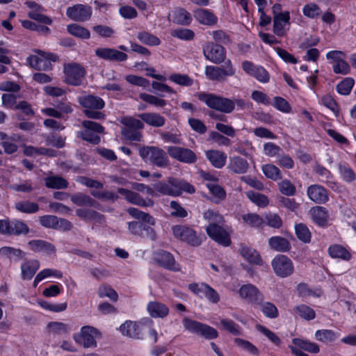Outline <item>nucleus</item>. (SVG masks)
I'll return each instance as SVG.
<instances>
[{
    "mask_svg": "<svg viewBox=\"0 0 356 356\" xmlns=\"http://www.w3.org/2000/svg\"><path fill=\"white\" fill-rule=\"evenodd\" d=\"M154 190L157 192L173 197H177L182 193V191L188 193H194L195 190L193 186L184 180H179L175 178L170 177L168 179V182L160 181L154 185Z\"/></svg>",
    "mask_w": 356,
    "mask_h": 356,
    "instance_id": "obj_1",
    "label": "nucleus"
},
{
    "mask_svg": "<svg viewBox=\"0 0 356 356\" xmlns=\"http://www.w3.org/2000/svg\"><path fill=\"white\" fill-rule=\"evenodd\" d=\"M195 96L211 109L218 111H232L234 110V103L232 99L206 92H199Z\"/></svg>",
    "mask_w": 356,
    "mask_h": 356,
    "instance_id": "obj_2",
    "label": "nucleus"
},
{
    "mask_svg": "<svg viewBox=\"0 0 356 356\" xmlns=\"http://www.w3.org/2000/svg\"><path fill=\"white\" fill-rule=\"evenodd\" d=\"M140 156L145 161L160 168H165L169 165L166 153L157 147H144L139 150Z\"/></svg>",
    "mask_w": 356,
    "mask_h": 356,
    "instance_id": "obj_3",
    "label": "nucleus"
},
{
    "mask_svg": "<svg viewBox=\"0 0 356 356\" xmlns=\"http://www.w3.org/2000/svg\"><path fill=\"white\" fill-rule=\"evenodd\" d=\"M182 323L185 330L190 332L200 335L208 339H216L218 337L216 330L206 324L192 320L188 317H184Z\"/></svg>",
    "mask_w": 356,
    "mask_h": 356,
    "instance_id": "obj_4",
    "label": "nucleus"
},
{
    "mask_svg": "<svg viewBox=\"0 0 356 356\" xmlns=\"http://www.w3.org/2000/svg\"><path fill=\"white\" fill-rule=\"evenodd\" d=\"M172 229L175 237L192 246L200 245L204 238V235L197 234L195 230L186 225H177L173 226Z\"/></svg>",
    "mask_w": 356,
    "mask_h": 356,
    "instance_id": "obj_5",
    "label": "nucleus"
},
{
    "mask_svg": "<svg viewBox=\"0 0 356 356\" xmlns=\"http://www.w3.org/2000/svg\"><path fill=\"white\" fill-rule=\"evenodd\" d=\"M36 54L31 55L28 57L27 61L29 65L38 70H47L51 67V62L58 60L56 54L43 51L42 50H35Z\"/></svg>",
    "mask_w": 356,
    "mask_h": 356,
    "instance_id": "obj_6",
    "label": "nucleus"
},
{
    "mask_svg": "<svg viewBox=\"0 0 356 356\" xmlns=\"http://www.w3.org/2000/svg\"><path fill=\"white\" fill-rule=\"evenodd\" d=\"M63 72L65 82L74 86L81 85L86 74L84 67L76 63L65 65Z\"/></svg>",
    "mask_w": 356,
    "mask_h": 356,
    "instance_id": "obj_7",
    "label": "nucleus"
},
{
    "mask_svg": "<svg viewBox=\"0 0 356 356\" xmlns=\"http://www.w3.org/2000/svg\"><path fill=\"white\" fill-rule=\"evenodd\" d=\"M122 124L125 127L122 129V135L129 140L131 141H140L142 139V134L138 129L143 127V123L139 120L134 119L132 118L124 117L120 120Z\"/></svg>",
    "mask_w": 356,
    "mask_h": 356,
    "instance_id": "obj_8",
    "label": "nucleus"
},
{
    "mask_svg": "<svg viewBox=\"0 0 356 356\" xmlns=\"http://www.w3.org/2000/svg\"><path fill=\"white\" fill-rule=\"evenodd\" d=\"M73 338L86 348H95L96 339L101 338V333L95 327L86 325L81 327L79 335H74Z\"/></svg>",
    "mask_w": 356,
    "mask_h": 356,
    "instance_id": "obj_9",
    "label": "nucleus"
},
{
    "mask_svg": "<svg viewBox=\"0 0 356 356\" xmlns=\"http://www.w3.org/2000/svg\"><path fill=\"white\" fill-rule=\"evenodd\" d=\"M326 58L332 65L336 74H347L350 71L349 64L346 61V54L341 51L332 50L326 54Z\"/></svg>",
    "mask_w": 356,
    "mask_h": 356,
    "instance_id": "obj_10",
    "label": "nucleus"
},
{
    "mask_svg": "<svg viewBox=\"0 0 356 356\" xmlns=\"http://www.w3.org/2000/svg\"><path fill=\"white\" fill-rule=\"evenodd\" d=\"M202 51L206 59L213 63L220 64L225 60V49L219 44L207 42L203 44Z\"/></svg>",
    "mask_w": 356,
    "mask_h": 356,
    "instance_id": "obj_11",
    "label": "nucleus"
},
{
    "mask_svg": "<svg viewBox=\"0 0 356 356\" xmlns=\"http://www.w3.org/2000/svg\"><path fill=\"white\" fill-rule=\"evenodd\" d=\"M274 273L280 277L290 276L294 270L292 261L285 255H277L271 262Z\"/></svg>",
    "mask_w": 356,
    "mask_h": 356,
    "instance_id": "obj_12",
    "label": "nucleus"
},
{
    "mask_svg": "<svg viewBox=\"0 0 356 356\" xmlns=\"http://www.w3.org/2000/svg\"><path fill=\"white\" fill-rule=\"evenodd\" d=\"M235 70L232 66L230 60H227L224 65V68L216 66H207L205 67V74L207 77L213 81H222L226 76L234 75Z\"/></svg>",
    "mask_w": 356,
    "mask_h": 356,
    "instance_id": "obj_13",
    "label": "nucleus"
},
{
    "mask_svg": "<svg viewBox=\"0 0 356 356\" xmlns=\"http://www.w3.org/2000/svg\"><path fill=\"white\" fill-rule=\"evenodd\" d=\"M222 224L209 225L206 231L208 236L218 244L228 247L231 245V238L228 232L222 227Z\"/></svg>",
    "mask_w": 356,
    "mask_h": 356,
    "instance_id": "obj_14",
    "label": "nucleus"
},
{
    "mask_svg": "<svg viewBox=\"0 0 356 356\" xmlns=\"http://www.w3.org/2000/svg\"><path fill=\"white\" fill-rule=\"evenodd\" d=\"M167 152L171 158L182 163H194L197 161L195 152L188 148L170 146L167 148Z\"/></svg>",
    "mask_w": 356,
    "mask_h": 356,
    "instance_id": "obj_15",
    "label": "nucleus"
},
{
    "mask_svg": "<svg viewBox=\"0 0 356 356\" xmlns=\"http://www.w3.org/2000/svg\"><path fill=\"white\" fill-rule=\"evenodd\" d=\"M66 15L73 21L85 22L90 18L92 8L87 5L76 4L67 9Z\"/></svg>",
    "mask_w": 356,
    "mask_h": 356,
    "instance_id": "obj_16",
    "label": "nucleus"
},
{
    "mask_svg": "<svg viewBox=\"0 0 356 356\" xmlns=\"http://www.w3.org/2000/svg\"><path fill=\"white\" fill-rule=\"evenodd\" d=\"M241 65L242 69L248 74L254 76L258 81L263 83L269 81L270 74L263 67L255 65L248 60L243 61Z\"/></svg>",
    "mask_w": 356,
    "mask_h": 356,
    "instance_id": "obj_17",
    "label": "nucleus"
},
{
    "mask_svg": "<svg viewBox=\"0 0 356 356\" xmlns=\"http://www.w3.org/2000/svg\"><path fill=\"white\" fill-rule=\"evenodd\" d=\"M118 192L124 196V198L131 204L142 207H152L154 206V201L150 198H143L138 193L119 188Z\"/></svg>",
    "mask_w": 356,
    "mask_h": 356,
    "instance_id": "obj_18",
    "label": "nucleus"
},
{
    "mask_svg": "<svg viewBox=\"0 0 356 356\" xmlns=\"http://www.w3.org/2000/svg\"><path fill=\"white\" fill-rule=\"evenodd\" d=\"M293 343L294 346H290L289 348L296 356H309L307 354L298 349V348L309 353H317L319 352L318 346L316 343L310 342L307 340L296 338L293 339Z\"/></svg>",
    "mask_w": 356,
    "mask_h": 356,
    "instance_id": "obj_19",
    "label": "nucleus"
},
{
    "mask_svg": "<svg viewBox=\"0 0 356 356\" xmlns=\"http://www.w3.org/2000/svg\"><path fill=\"white\" fill-rule=\"evenodd\" d=\"M154 259L156 264L165 269L172 271L180 270L179 265L176 263L173 255L168 252L158 250L154 253Z\"/></svg>",
    "mask_w": 356,
    "mask_h": 356,
    "instance_id": "obj_20",
    "label": "nucleus"
},
{
    "mask_svg": "<svg viewBox=\"0 0 356 356\" xmlns=\"http://www.w3.org/2000/svg\"><path fill=\"white\" fill-rule=\"evenodd\" d=\"M95 54L97 57L110 61H125L128 56L126 54L113 48L99 47L95 49Z\"/></svg>",
    "mask_w": 356,
    "mask_h": 356,
    "instance_id": "obj_21",
    "label": "nucleus"
},
{
    "mask_svg": "<svg viewBox=\"0 0 356 356\" xmlns=\"http://www.w3.org/2000/svg\"><path fill=\"white\" fill-rule=\"evenodd\" d=\"M238 293L242 299L253 304H260L263 300L262 294L255 286L251 284L243 285L238 290Z\"/></svg>",
    "mask_w": 356,
    "mask_h": 356,
    "instance_id": "obj_22",
    "label": "nucleus"
},
{
    "mask_svg": "<svg viewBox=\"0 0 356 356\" xmlns=\"http://www.w3.org/2000/svg\"><path fill=\"white\" fill-rule=\"evenodd\" d=\"M123 336L134 339L143 338V330L140 323L132 321H126L119 327Z\"/></svg>",
    "mask_w": 356,
    "mask_h": 356,
    "instance_id": "obj_23",
    "label": "nucleus"
},
{
    "mask_svg": "<svg viewBox=\"0 0 356 356\" xmlns=\"http://www.w3.org/2000/svg\"><path fill=\"white\" fill-rule=\"evenodd\" d=\"M290 13L284 11L283 15L273 17V33L277 36H284L289 30Z\"/></svg>",
    "mask_w": 356,
    "mask_h": 356,
    "instance_id": "obj_24",
    "label": "nucleus"
},
{
    "mask_svg": "<svg viewBox=\"0 0 356 356\" xmlns=\"http://www.w3.org/2000/svg\"><path fill=\"white\" fill-rule=\"evenodd\" d=\"M307 192L309 198L316 204H324L329 199L327 191L318 184L311 185Z\"/></svg>",
    "mask_w": 356,
    "mask_h": 356,
    "instance_id": "obj_25",
    "label": "nucleus"
},
{
    "mask_svg": "<svg viewBox=\"0 0 356 356\" xmlns=\"http://www.w3.org/2000/svg\"><path fill=\"white\" fill-rule=\"evenodd\" d=\"M40 267L38 259H25L21 264V276L24 280H30Z\"/></svg>",
    "mask_w": 356,
    "mask_h": 356,
    "instance_id": "obj_26",
    "label": "nucleus"
},
{
    "mask_svg": "<svg viewBox=\"0 0 356 356\" xmlns=\"http://www.w3.org/2000/svg\"><path fill=\"white\" fill-rule=\"evenodd\" d=\"M193 16L200 24L208 26H213L218 22V17L207 9H197L194 11Z\"/></svg>",
    "mask_w": 356,
    "mask_h": 356,
    "instance_id": "obj_27",
    "label": "nucleus"
},
{
    "mask_svg": "<svg viewBox=\"0 0 356 356\" xmlns=\"http://www.w3.org/2000/svg\"><path fill=\"white\" fill-rule=\"evenodd\" d=\"M78 102L84 108L93 110L102 109L105 104L102 98L91 95L79 97Z\"/></svg>",
    "mask_w": 356,
    "mask_h": 356,
    "instance_id": "obj_28",
    "label": "nucleus"
},
{
    "mask_svg": "<svg viewBox=\"0 0 356 356\" xmlns=\"http://www.w3.org/2000/svg\"><path fill=\"white\" fill-rule=\"evenodd\" d=\"M28 245L35 252H42L50 255L54 254L56 248L51 243L43 240H32L28 243Z\"/></svg>",
    "mask_w": 356,
    "mask_h": 356,
    "instance_id": "obj_29",
    "label": "nucleus"
},
{
    "mask_svg": "<svg viewBox=\"0 0 356 356\" xmlns=\"http://www.w3.org/2000/svg\"><path fill=\"white\" fill-rule=\"evenodd\" d=\"M238 251L240 254L249 263L259 266L263 264L259 254L254 249L244 244H241Z\"/></svg>",
    "mask_w": 356,
    "mask_h": 356,
    "instance_id": "obj_30",
    "label": "nucleus"
},
{
    "mask_svg": "<svg viewBox=\"0 0 356 356\" xmlns=\"http://www.w3.org/2000/svg\"><path fill=\"white\" fill-rule=\"evenodd\" d=\"M147 309L152 318H164L169 314L168 307L163 303L152 301L147 304Z\"/></svg>",
    "mask_w": 356,
    "mask_h": 356,
    "instance_id": "obj_31",
    "label": "nucleus"
},
{
    "mask_svg": "<svg viewBox=\"0 0 356 356\" xmlns=\"http://www.w3.org/2000/svg\"><path fill=\"white\" fill-rule=\"evenodd\" d=\"M206 157L216 168H222L226 163L227 155L221 151L211 149L205 152Z\"/></svg>",
    "mask_w": 356,
    "mask_h": 356,
    "instance_id": "obj_32",
    "label": "nucleus"
},
{
    "mask_svg": "<svg viewBox=\"0 0 356 356\" xmlns=\"http://www.w3.org/2000/svg\"><path fill=\"white\" fill-rule=\"evenodd\" d=\"M76 215L80 218L102 223L105 220L104 216L96 211L88 209H79L76 211Z\"/></svg>",
    "mask_w": 356,
    "mask_h": 356,
    "instance_id": "obj_33",
    "label": "nucleus"
},
{
    "mask_svg": "<svg viewBox=\"0 0 356 356\" xmlns=\"http://www.w3.org/2000/svg\"><path fill=\"white\" fill-rule=\"evenodd\" d=\"M312 219L318 225L325 226L327 224L328 213L325 208L316 206L309 211Z\"/></svg>",
    "mask_w": 356,
    "mask_h": 356,
    "instance_id": "obj_34",
    "label": "nucleus"
},
{
    "mask_svg": "<svg viewBox=\"0 0 356 356\" xmlns=\"http://www.w3.org/2000/svg\"><path fill=\"white\" fill-rule=\"evenodd\" d=\"M268 244L270 248L277 252H288L291 248L289 241L281 236H273L269 238Z\"/></svg>",
    "mask_w": 356,
    "mask_h": 356,
    "instance_id": "obj_35",
    "label": "nucleus"
},
{
    "mask_svg": "<svg viewBox=\"0 0 356 356\" xmlns=\"http://www.w3.org/2000/svg\"><path fill=\"white\" fill-rule=\"evenodd\" d=\"M26 253L19 248L10 246H4L0 248V257L14 260L15 261L22 259Z\"/></svg>",
    "mask_w": 356,
    "mask_h": 356,
    "instance_id": "obj_36",
    "label": "nucleus"
},
{
    "mask_svg": "<svg viewBox=\"0 0 356 356\" xmlns=\"http://www.w3.org/2000/svg\"><path fill=\"white\" fill-rule=\"evenodd\" d=\"M45 186L51 189H65L68 186L66 179L60 176L51 175L44 179Z\"/></svg>",
    "mask_w": 356,
    "mask_h": 356,
    "instance_id": "obj_37",
    "label": "nucleus"
},
{
    "mask_svg": "<svg viewBox=\"0 0 356 356\" xmlns=\"http://www.w3.org/2000/svg\"><path fill=\"white\" fill-rule=\"evenodd\" d=\"M229 168L235 173L243 174L248 170L249 164L245 159L235 156L230 159Z\"/></svg>",
    "mask_w": 356,
    "mask_h": 356,
    "instance_id": "obj_38",
    "label": "nucleus"
},
{
    "mask_svg": "<svg viewBox=\"0 0 356 356\" xmlns=\"http://www.w3.org/2000/svg\"><path fill=\"white\" fill-rule=\"evenodd\" d=\"M140 118L147 124L153 127H162L165 123V119L158 113H143Z\"/></svg>",
    "mask_w": 356,
    "mask_h": 356,
    "instance_id": "obj_39",
    "label": "nucleus"
},
{
    "mask_svg": "<svg viewBox=\"0 0 356 356\" xmlns=\"http://www.w3.org/2000/svg\"><path fill=\"white\" fill-rule=\"evenodd\" d=\"M49 277H54L56 278H61L63 273L56 269L45 268L38 273L33 281V286L36 287L40 282Z\"/></svg>",
    "mask_w": 356,
    "mask_h": 356,
    "instance_id": "obj_40",
    "label": "nucleus"
},
{
    "mask_svg": "<svg viewBox=\"0 0 356 356\" xmlns=\"http://www.w3.org/2000/svg\"><path fill=\"white\" fill-rule=\"evenodd\" d=\"M173 21L179 24L188 25L192 22V17L185 9L178 8L173 12Z\"/></svg>",
    "mask_w": 356,
    "mask_h": 356,
    "instance_id": "obj_41",
    "label": "nucleus"
},
{
    "mask_svg": "<svg viewBox=\"0 0 356 356\" xmlns=\"http://www.w3.org/2000/svg\"><path fill=\"white\" fill-rule=\"evenodd\" d=\"M207 186L213 196V202L218 204L225 199L226 192L224 188L214 183L207 184Z\"/></svg>",
    "mask_w": 356,
    "mask_h": 356,
    "instance_id": "obj_42",
    "label": "nucleus"
},
{
    "mask_svg": "<svg viewBox=\"0 0 356 356\" xmlns=\"http://www.w3.org/2000/svg\"><path fill=\"white\" fill-rule=\"evenodd\" d=\"M67 29L72 35L76 38L87 40L90 37V33L87 29L76 24L68 25Z\"/></svg>",
    "mask_w": 356,
    "mask_h": 356,
    "instance_id": "obj_43",
    "label": "nucleus"
},
{
    "mask_svg": "<svg viewBox=\"0 0 356 356\" xmlns=\"http://www.w3.org/2000/svg\"><path fill=\"white\" fill-rule=\"evenodd\" d=\"M137 38L140 42L148 46H159L161 44V40L158 37L147 31L139 32Z\"/></svg>",
    "mask_w": 356,
    "mask_h": 356,
    "instance_id": "obj_44",
    "label": "nucleus"
},
{
    "mask_svg": "<svg viewBox=\"0 0 356 356\" xmlns=\"http://www.w3.org/2000/svg\"><path fill=\"white\" fill-rule=\"evenodd\" d=\"M127 212L133 218L142 220L150 225H154L155 224V220L152 216H151L149 213L140 211L136 208L130 207L127 209Z\"/></svg>",
    "mask_w": 356,
    "mask_h": 356,
    "instance_id": "obj_45",
    "label": "nucleus"
},
{
    "mask_svg": "<svg viewBox=\"0 0 356 356\" xmlns=\"http://www.w3.org/2000/svg\"><path fill=\"white\" fill-rule=\"evenodd\" d=\"M15 208L22 213H33L39 210V205L37 203L29 201H20L15 204Z\"/></svg>",
    "mask_w": 356,
    "mask_h": 356,
    "instance_id": "obj_46",
    "label": "nucleus"
},
{
    "mask_svg": "<svg viewBox=\"0 0 356 356\" xmlns=\"http://www.w3.org/2000/svg\"><path fill=\"white\" fill-rule=\"evenodd\" d=\"M71 200L78 206L95 207L96 202L90 196L83 193H76L71 196Z\"/></svg>",
    "mask_w": 356,
    "mask_h": 356,
    "instance_id": "obj_47",
    "label": "nucleus"
},
{
    "mask_svg": "<svg viewBox=\"0 0 356 356\" xmlns=\"http://www.w3.org/2000/svg\"><path fill=\"white\" fill-rule=\"evenodd\" d=\"M293 312L300 318L309 321L315 318V312L306 305H297L293 308Z\"/></svg>",
    "mask_w": 356,
    "mask_h": 356,
    "instance_id": "obj_48",
    "label": "nucleus"
},
{
    "mask_svg": "<svg viewBox=\"0 0 356 356\" xmlns=\"http://www.w3.org/2000/svg\"><path fill=\"white\" fill-rule=\"evenodd\" d=\"M243 221L252 227H261L264 223L263 218L254 213H249L241 216Z\"/></svg>",
    "mask_w": 356,
    "mask_h": 356,
    "instance_id": "obj_49",
    "label": "nucleus"
},
{
    "mask_svg": "<svg viewBox=\"0 0 356 356\" xmlns=\"http://www.w3.org/2000/svg\"><path fill=\"white\" fill-rule=\"evenodd\" d=\"M203 217L204 220L208 221L209 225L223 224L225 222L223 216L220 215L218 211L213 209H208L204 211L203 213Z\"/></svg>",
    "mask_w": 356,
    "mask_h": 356,
    "instance_id": "obj_50",
    "label": "nucleus"
},
{
    "mask_svg": "<svg viewBox=\"0 0 356 356\" xmlns=\"http://www.w3.org/2000/svg\"><path fill=\"white\" fill-rule=\"evenodd\" d=\"M29 232V228L24 222L18 220L10 221V236L26 234Z\"/></svg>",
    "mask_w": 356,
    "mask_h": 356,
    "instance_id": "obj_51",
    "label": "nucleus"
},
{
    "mask_svg": "<svg viewBox=\"0 0 356 356\" xmlns=\"http://www.w3.org/2000/svg\"><path fill=\"white\" fill-rule=\"evenodd\" d=\"M262 172L267 178L274 181L282 178L281 171L277 166L273 164H266L263 165Z\"/></svg>",
    "mask_w": 356,
    "mask_h": 356,
    "instance_id": "obj_52",
    "label": "nucleus"
},
{
    "mask_svg": "<svg viewBox=\"0 0 356 356\" xmlns=\"http://www.w3.org/2000/svg\"><path fill=\"white\" fill-rule=\"evenodd\" d=\"M246 195L251 202L260 207H266L269 203L268 197L263 194L250 191L246 193Z\"/></svg>",
    "mask_w": 356,
    "mask_h": 356,
    "instance_id": "obj_53",
    "label": "nucleus"
},
{
    "mask_svg": "<svg viewBox=\"0 0 356 356\" xmlns=\"http://www.w3.org/2000/svg\"><path fill=\"white\" fill-rule=\"evenodd\" d=\"M221 328L234 335H238L241 333V327L232 320L229 318H222L220 321Z\"/></svg>",
    "mask_w": 356,
    "mask_h": 356,
    "instance_id": "obj_54",
    "label": "nucleus"
},
{
    "mask_svg": "<svg viewBox=\"0 0 356 356\" xmlns=\"http://www.w3.org/2000/svg\"><path fill=\"white\" fill-rule=\"evenodd\" d=\"M302 13L308 18L316 19L321 15V10L318 5L309 3L303 6Z\"/></svg>",
    "mask_w": 356,
    "mask_h": 356,
    "instance_id": "obj_55",
    "label": "nucleus"
},
{
    "mask_svg": "<svg viewBox=\"0 0 356 356\" xmlns=\"http://www.w3.org/2000/svg\"><path fill=\"white\" fill-rule=\"evenodd\" d=\"M295 229L296 236L299 240L306 243L310 242L311 232L305 225L302 223L298 224Z\"/></svg>",
    "mask_w": 356,
    "mask_h": 356,
    "instance_id": "obj_56",
    "label": "nucleus"
},
{
    "mask_svg": "<svg viewBox=\"0 0 356 356\" xmlns=\"http://www.w3.org/2000/svg\"><path fill=\"white\" fill-rule=\"evenodd\" d=\"M328 251L330 255L333 258H341L344 260H349L350 258L349 252L344 248L338 245L330 247Z\"/></svg>",
    "mask_w": 356,
    "mask_h": 356,
    "instance_id": "obj_57",
    "label": "nucleus"
},
{
    "mask_svg": "<svg viewBox=\"0 0 356 356\" xmlns=\"http://www.w3.org/2000/svg\"><path fill=\"white\" fill-rule=\"evenodd\" d=\"M139 98L144 102L153 105L157 108H161L166 104L165 100L147 93H140L139 95Z\"/></svg>",
    "mask_w": 356,
    "mask_h": 356,
    "instance_id": "obj_58",
    "label": "nucleus"
},
{
    "mask_svg": "<svg viewBox=\"0 0 356 356\" xmlns=\"http://www.w3.org/2000/svg\"><path fill=\"white\" fill-rule=\"evenodd\" d=\"M278 188L280 193L286 196H293L296 192V186L288 179L279 182Z\"/></svg>",
    "mask_w": 356,
    "mask_h": 356,
    "instance_id": "obj_59",
    "label": "nucleus"
},
{
    "mask_svg": "<svg viewBox=\"0 0 356 356\" xmlns=\"http://www.w3.org/2000/svg\"><path fill=\"white\" fill-rule=\"evenodd\" d=\"M354 83L355 81L353 78H346L339 83H338V85L337 86V90L339 94L343 95H347L350 92L354 86Z\"/></svg>",
    "mask_w": 356,
    "mask_h": 356,
    "instance_id": "obj_60",
    "label": "nucleus"
},
{
    "mask_svg": "<svg viewBox=\"0 0 356 356\" xmlns=\"http://www.w3.org/2000/svg\"><path fill=\"white\" fill-rule=\"evenodd\" d=\"M98 294L100 298L108 297L113 301H117L118 295L117 292L108 285H102L99 287Z\"/></svg>",
    "mask_w": 356,
    "mask_h": 356,
    "instance_id": "obj_61",
    "label": "nucleus"
},
{
    "mask_svg": "<svg viewBox=\"0 0 356 356\" xmlns=\"http://www.w3.org/2000/svg\"><path fill=\"white\" fill-rule=\"evenodd\" d=\"M234 342L238 347L243 349L244 350L248 351L253 355H258L259 354V351L257 348L248 341L236 338L234 339Z\"/></svg>",
    "mask_w": 356,
    "mask_h": 356,
    "instance_id": "obj_62",
    "label": "nucleus"
},
{
    "mask_svg": "<svg viewBox=\"0 0 356 356\" xmlns=\"http://www.w3.org/2000/svg\"><path fill=\"white\" fill-rule=\"evenodd\" d=\"M259 305H260L262 312L267 317L274 318L278 316L277 309L273 303L269 302L261 303V302Z\"/></svg>",
    "mask_w": 356,
    "mask_h": 356,
    "instance_id": "obj_63",
    "label": "nucleus"
},
{
    "mask_svg": "<svg viewBox=\"0 0 356 356\" xmlns=\"http://www.w3.org/2000/svg\"><path fill=\"white\" fill-rule=\"evenodd\" d=\"M92 31L102 38H112L115 34V31L111 27L104 25L94 26Z\"/></svg>",
    "mask_w": 356,
    "mask_h": 356,
    "instance_id": "obj_64",
    "label": "nucleus"
}]
</instances>
